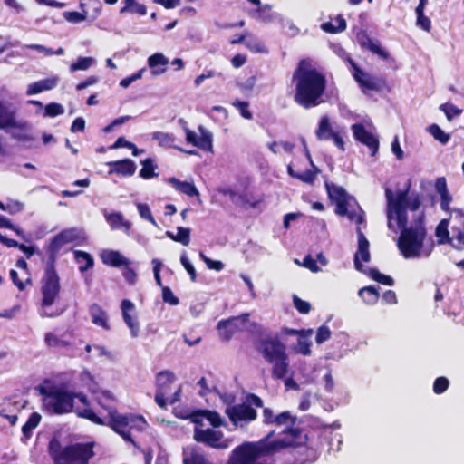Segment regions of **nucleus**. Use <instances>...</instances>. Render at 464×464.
Instances as JSON below:
<instances>
[{"label":"nucleus","mask_w":464,"mask_h":464,"mask_svg":"<svg viewBox=\"0 0 464 464\" xmlns=\"http://www.w3.org/2000/svg\"><path fill=\"white\" fill-rule=\"evenodd\" d=\"M295 421L296 417H293L289 411H284L276 416L274 424L280 426L290 422L291 425H295Z\"/></svg>","instance_id":"58"},{"label":"nucleus","mask_w":464,"mask_h":464,"mask_svg":"<svg viewBox=\"0 0 464 464\" xmlns=\"http://www.w3.org/2000/svg\"><path fill=\"white\" fill-rule=\"evenodd\" d=\"M153 140H156L159 146L167 149H176L179 151H185L183 149L175 146V137L168 132L155 131L151 136Z\"/></svg>","instance_id":"31"},{"label":"nucleus","mask_w":464,"mask_h":464,"mask_svg":"<svg viewBox=\"0 0 464 464\" xmlns=\"http://www.w3.org/2000/svg\"><path fill=\"white\" fill-rule=\"evenodd\" d=\"M360 297L370 305L377 304L380 294L378 289L372 285L364 286L359 290Z\"/></svg>","instance_id":"38"},{"label":"nucleus","mask_w":464,"mask_h":464,"mask_svg":"<svg viewBox=\"0 0 464 464\" xmlns=\"http://www.w3.org/2000/svg\"><path fill=\"white\" fill-rule=\"evenodd\" d=\"M65 246L58 235H55L46 246V252L48 255L47 266H54L57 259L58 253L62 247Z\"/></svg>","instance_id":"29"},{"label":"nucleus","mask_w":464,"mask_h":464,"mask_svg":"<svg viewBox=\"0 0 464 464\" xmlns=\"http://www.w3.org/2000/svg\"><path fill=\"white\" fill-rule=\"evenodd\" d=\"M249 314H242L241 315L231 317L227 320H221L218 323V329L221 332L222 338L228 341L239 330L236 324L237 321L246 324L248 321Z\"/></svg>","instance_id":"19"},{"label":"nucleus","mask_w":464,"mask_h":464,"mask_svg":"<svg viewBox=\"0 0 464 464\" xmlns=\"http://www.w3.org/2000/svg\"><path fill=\"white\" fill-rule=\"evenodd\" d=\"M440 110L443 111L449 121L453 120L461 115L462 110L459 109L452 103L446 102L440 105Z\"/></svg>","instance_id":"49"},{"label":"nucleus","mask_w":464,"mask_h":464,"mask_svg":"<svg viewBox=\"0 0 464 464\" xmlns=\"http://www.w3.org/2000/svg\"><path fill=\"white\" fill-rule=\"evenodd\" d=\"M44 342L48 347H68L70 345L68 341L63 340L50 332L45 334Z\"/></svg>","instance_id":"48"},{"label":"nucleus","mask_w":464,"mask_h":464,"mask_svg":"<svg viewBox=\"0 0 464 464\" xmlns=\"http://www.w3.org/2000/svg\"><path fill=\"white\" fill-rule=\"evenodd\" d=\"M334 24L333 22L324 23L321 27L322 29L329 34H337L343 32L346 29V21L343 17V15L339 14L334 19Z\"/></svg>","instance_id":"36"},{"label":"nucleus","mask_w":464,"mask_h":464,"mask_svg":"<svg viewBox=\"0 0 464 464\" xmlns=\"http://www.w3.org/2000/svg\"><path fill=\"white\" fill-rule=\"evenodd\" d=\"M354 139L367 146L372 151V155H375L379 149L378 139L370 132L363 124L354 123L352 125Z\"/></svg>","instance_id":"17"},{"label":"nucleus","mask_w":464,"mask_h":464,"mask_svg":"<svg viewBox=\"0 0 464 464\" xmlns=\"http://www.w3.org/2000/svg\"><path fill=\"white\" fill-rule=\"evenodd\" d=\"M308 158L312 166V169H306L304 172L295 171L291 165L287 166V173L290 177L296 179L306 184H314L317 174L320 172V169L314 164L311 156L308 154Z\"/></svg>","instance_id":"23"},{"label":"nucleus","mask_w":464,"mask_h":464,"mask_svg":"<svg viewBox=\"0 0 464 464\" xmlns=\"http://www.w3.org/2000/svg\"><path fill=\"white\" fill-rule=\"evenodd\" d=\"M293 304L295 309L302 314H307L311 311L310 303L302 300L297 295L293 296Z\"/></svg>","instance_id":"56"},{"label":"nucleus","mask_w":464,"mask_h":464,"mask_svg":"<svg viewBox=\"0 0 464 464\" xmlns=\"http://www.w3.org/2000/svg\"><path fill=\"white\" fill-rule=\"evenodd\" d=\"M200 137L188 128H185L186 141L193 146L207 151H212V134L202 126L199 127Z\"/></svg>","instance_id":"18"},{"label":"nucleus","mask_w":464,"mask_h":464,"mask_svg":"<svg viewBox=\"0 0 464 464\" xmlns=\"http://www.w3.org/2000/svg\"><path fill=\"white\" fill-rule=\"evenodd\" d=\"M182 456L183 464H213L196 448L183 450Z\"/></svg>","instance_id":"28"},{"label":"nucleus","mask_w":464,"mask_h":464,"mask_svg":"<svg viewBox=\"0 0 464 464\" xmlns=\"http://www.w3.org/2000/svg\"><path fill=\"white\" fill-rule=\"evenodd\" d=\"M64 245L78 241L82 238L81 231L76 227L62 230L57 234Z\"/></svg>","instance_id":"43"},{"label":"nucleus","mask_w":464,"mask_h":464,"mask_svg":"<svg viewBox=\"0 0 464 464\" xmlns=\"http://www.w3.org/2000/svg\"><path fill=\"white\" fill-rule=\"evenodd\" d=\"M274 433L272 430L258 441H246L238 445L232 450L227 464H253L257 459L271 456L281 450L304 446L308 440L303 430L295 425L285 429L280 433V439L271 440Z\"/></svg>","instance_id":"1"},{"label":"nucleus","mask_w":464,"mask_h":464,"mask_svg":"<svg viewBox=\"0 0 464 464\" xmlns=\"http://www.w3.org/2000/svg\"><path fill=\"white\" fill-rule=\"evenodd\" d=\"M168 59L161 53H156L148 58V65L152 69L153 74H160L166 72Z\"/></svg>","instance_id":"30"},{"label":"nucleus","mask_w":464,"mask_h":464,"mask_svg":"<svg viewBox=\"0 0 464 464\" xmlns=\"http://www.w3.org/2000/svg\"><path fill=\"white\" fill-rule=\"evenodd\" d=\"M89 314L93 324L100 326L106 331L111 330L108 314L101 305L98 304H92L90 305Z\"/></svg>","instance_id":"24"},{"label":"nucleus","mask_w":464,"mask_h":464,"mask_svg":"<svg viewBox=\"0 0 464 464\" xmlns=\"http://www.w3.org/2000/svg\"><path fill=\"white\" fill-rule=\"evenodd\" d=\"M93 59L92 57H80L76 62L70 65V71L75 72L80 70H87L92 66Z\"/></svg>","instance_id":"52"},{"label":"nucleus","mask_w":464,"mask_h":464,"mask_svg":"<svg viewBox=\"0 0 464 464\" xmlns=\"http://www.w3.org/2000/svg\"><path fill=\"white\" fill-rule=\"evenodd\" d=\"M177 417L188 420L196 425L202 426L203 419L209 421L213 428H218L222 425V419L218 412L209 410H196L188 414H176Z\"/></svg>","instance_id":"15"},{"label":"nucleus","mask_w":464,"mask_h":464,"mask_svg":"<svg viewBox=\"0 0 464 464\" xmlns=\"http://www.w3.org/2000/svg\"><path fill=\"white\" fill-rule=\"evenodd\" d=\"M449 227V220L448 219H442L438 224L435 235L439 238L438 243L439 244H445V243H450L451 239L450 238V232L448 229Z\"/></svg>","instance_id":"40"},{"label":"nucleus","mask_w":464,"mask_h":464,"mask_svg":"<svg viewBox=\"0 0 464 464\" xmlns=\"http://www.w3.org/2000/svg\"><path fill=\"white\" fill-rule=\"evenodd\" d=\"M76 414L80 418L89 420L90 421L101 425L108 426L114 432L119 434L125 441L130 442L133 446H137L136 441L132 439L130 432L128 430V416L121 414L116 408H110L106 419L99 417L91 409H83L77 411Z\"/></svg>","instance_id":"7"},{"label":"nucleus","mask_w":464,"mask_h":464,"mask_svg":"<svg viewBox=\"0 0 464 464\" xmlns=\"http://www.w3.org/2000/svg\"><path fill=\"white\" fill-rule=\"evenodd\" d=\"M63 112H64L63 107L60 103H57V102L48 103V104H46V106L44 108V115L51 117V118H54L59 115H62Z\"/></svg>","instance_id":"54"},{"label":"nucleus","mask_w":464,"mask_h":464,"mask_svg":"<svg viewBox=\"0 0 464 464\" xmlns=\"http://www.w3.org/2000/svg\"><path fill=\"white\" fill-rule=\"evenodd\" d=\"M142 168L140 170L139 176L143 179H150L159 176L155 170L158 169V165L155 163L152 158H146L141 160Z\"/></svg>","instance_id":"34"},{"label":"nucleus","mask_w":464,"mask_h":464,"mask_svg":"<svg viewBox=\"0 0 464 464\" xmlns=\"http://www.w3.org/2000/svg\"><path fill=\"white\" fill-rule=\"evenodd\" d=\"M193 439L213 449H227L228 443L223 440V433L212 429L203 430L199 425L194 428Z\"/></svg>","instance_id":"12"},{"label":"nucleus","mask_w":464,"mask_h":464,"mask_svg":"<svg viewBox=\"0 0 464 464\" xmlns=\"http://www.w3.org/2000/svg\"><path fill=\"white\" fill-rule=\"evenodd\" d=\"M450 385V382L446 377H438L433 382V392L436 394H441L445 392Z\"/></svg>","instance_id":"57"},{"label":"nucleus","mask_w":464,"mask_h":464,"mask_svg":"<svg viewBox=\"0 0 464 464\" xmlns=\"http://www.w3.org/2000/svg\"><path fill=\"white\" fill-rule=\"evenodd\" d=\"M41 419L42 417L38 412L31 413L27 421L22 427V433L25 440L32 437L33 430L39 425Z\"/></svg>","instance_id":"37"},{"label":"nucleus","mask_w":464,"mask_h":464,"mask_svg":"<svg viewBox=\"0 0 464 464\" xmlns=\"http://www.w3.org/2000/svg\"><path fill=\"white\" fill-rule=\"evenodd\" d=\"M37 390L43 398L44 409L52 414L63 415L74 411V396L72 392L67 391L62 387L52 385L45 387L39 385Z\"/></svg>","instance_id":"6"},{"label":"nucleus","mask_w":464,"mask_h":464,"mask_svg":"<svg viewBox=\"0 0 464 464\" xmlns=\"http://www.w3.org/2000/svg\"><path fill=\"white\" fill-rule=\"evenodd\" d=\"M353 79L363 92L369 91L381 92L387 87L385 76L372 75L363 70H362V74H357Z\"/></svg>","instance_id":"14"},{"label":"nucleus","mask_w":464,"mask_h":464,"mask_svg":"<svg viewBox=\"0 0 464 464\" xmlns=\"http://www.w3.org/2000/svg\"><path fill=\"white\" fill-rule=\"evenodd\" d=\"M417 18H416V25L422 29L425 32H430L431 30V21L430 19L425 15L424 10L419 11L415 10Z\"/></svg>","instance_id":"50"},{"label":"nucleus","mask_w":464,"mask_h":464,"mask_svg":"<svg viewBox=\"0 0 464 464\" xmlns=\"http://www.w3.org/2000/svg\"><path fill=\"white\" fill-rule=\"evenodd\" d=\"M102 263L112 267L127 266L130 261L124 257L119 251L105 250L101 255Z\"/></svg>","instance_id":"26"},{"label":"nucleus","mask_w":464,"mask_h":464,"mask_svg":"<svg viewBox=\"0 0 464 464\" xmlns=\"http://www.w3.org/2000/svg\"><path fill=\"white\" fill-rule=\"evenodd\" d=\"M411 184L407 186L405 189L400 190L397 192L396 196L393 195L392 191L391 189H386V198L388 201V208H389V213L388 218L391 219L392 212L395 213V204L398 200L399 195L401 193H405V198L404 201L401 203V206L403 208L405 215H407V209L409 208L411 211H416L420 208L421 205L420 197L416 194L412 196L411 198H408L409 190H410Z\"/></svg>","instance_id":"11"},{"label":"nucleus","mask_w":464,"mask_h":464,"mask_svg":"<svg viewBox=\"0 0 464 464\" xmlns=\"http://www.w3.org/2000/svg\"><path fill=\"white\" fill-rule=\"evenodd\" d=\"M121 308L123 321L129 327L131 336L137 337L140 332V324L137 319L130 314L134 311V304L129 299H124L121 302Z\"/></svg>","instance_id":"20"},{"label":"nucleus","mask_w":464,"mask_h":464,"mask_svg":"<svg viewBox=\"0 0 464 464\" xmlns=\"http://www.w3.org/2000/svg\"><path fill=\"white\" fill-rule=\"evenodd\" d=\"M61 292L60 277L54 266H47L41 279L42 306H52Z\"/></svg>","instance_id":"9"},{"label":"nucleus","mask_w":464,"mask_h":464,"mask_svg":"<svg viewBox=\"0 0 464 464\" xmlns=\"http://www.w3.org/2000/svg\"><path fill=\"white\" fill-rule=\"evenodd\" d=\"M180 263L182 264L186 271L188 273L190 280L192 282H195L197 279V273L193 265L189 262L188 258L187 257L186 254L181 255Z\"/></svg>","instance_id":"61"},{"label":"nucleus","mask_w":464,"mask_h":464,"mask_svg":"<svg viewBox=\"0 0 464 464\" xmlns=\"http://www.w3.org/2000/svg\"><path fill=\"white\" fill-rule=\"evenodd\" d=\"M358 41L362 48L369 50L373 54L378 55L380 59L388 61L391 58L390 53L381 46L379 41L372 40L366 34L358 36Z\"/></svg>","instance_id":"22"},{"label":"nucleus","mask_w":464,"mask_h":464,"mask_svg":"<svg viewBox=\"0 0 464 464\" xmlns=\"http://www.w3.org/2000/svg\"><path fill=\"white\" fill-rule=\"evenodd\" d=\"M73 255L76 262L80 265L79 271L81 273L91 269L94 266V260L89 253L82 250H75Z\"/></svg>","instance_id":"33"},{"label":"nucleus","mask_w":464,"mask_h":464,"mask_svg":"<svg viewBox=\"0 0 464 464\" xmlns=\"http://www.w3.org/2000/svg\"><path fill=\"white\" fill-rule=\"evenodd\" d=\"M169 183L171 184L177 191L188 197H199V191L192 182L181 181L179 179L172 177L169 179Z\"/></svg>","instance_id":"27"},{"label":"nucleus","mask_w":464,"mask_h":464,"mask_svg":"<svg viewBox=\"0 0 464 464\" xmlns=\"http://www.w3.org/2000/svg\"><path fill=\"white\" fill-rule=\"evenodd\" d=\"M122 276L128 284L134 285L136 283L137 274L134 269L127 266L122 272Z\"/></svg>","instance_id":"64"},{"label":"nucleus","mask_w":464,"mask_h":464,"mask_svg":"<svg viewBox=\"0 0 464 464\" xmlns=\"http://www.w3.org/2000/svg\"><path fill=\"white\" fill-rule=\"evenodd\" d=\"M49 453L54 464H88L93 457L92 443H75L61 448L58 441H51Z\"/></svg>","instance_id":"5"},{"label":"nucleus","mask_w":464,"mask_h":464,"mask_svg":"<svg viewBox=\"0 0 464 464\" xmlns=\"http://www.w3.org/2000/svg\"><path fill=\"white\" fill-rule=\"evenodd\" d=\"M24 209V204L19 201H12L7 203L6 205L4 204V208L2 210L7 211L11 215L17 214L21 212Z\"/></svg>","instance_id":"62"},{"label":"nucleus","mask_w":464,"mask_h":464,"mask_svg":"<svg viewBox=\"0 0 464 464\" xmlns=\"http://www.w3.org/2000/svg\"><path fill=\"white\" fill-rule=\"evenodd\" d=\"M325 189L329 199L335 204V213L341 217H347L353 219L354 213L348 211V193L341 187L330 181H325Z\"/></svg>","instance_id":"10"},{"label":"nucleus","mask_w":464,"mask_h":464,"mask_svg":"<svg viewBox=\"0 0 464 464\" xmlns=\"http://www.w3.org/2000/svg\"><path fill=\"white\" fill-rule=\"evenodd\" d=\"M293 100L304 110L315 108L324 102L327 79L323 70L316 68L312 59L302 58L295 68L292 80Z\"/></svg>","instance_id":"2"},{"label":"nucleus","mask_w":464,"mask_h":464,"mask_svg":"<svg viewBox=\"0 0 464 464\" xmlns=\"http://www.w3.org/2000/svg\"><path fill=\"white\" fill-rule=\"evenodd\" d=\"M85 3H81V8L83 9ZM63 17L66 21L73 24L83 22L87 18V12L82 10V13L77 11L64 12Z\"/></svg>","instance_id":"47"},{"label":"nucleus","mask_w":464,"mask_h":464,"mask_svg":"<svg viewBox=\"0 0 464 464\" xmlns=\"http://www.w3.org/2000/svg\"><path fill=\"white\" fill-rule=\"evenodd\" d=\"M111 167L109 173H115L123 177H130L134 175L137 166L130 159H123L107 163Z\"/></svg>","instance_id":"21"},{"label":"nucleus","mask_w":464,"mask_h":464,"mask_svg":"<svg viewBox=\"0 0 464 464\" xmlns=\"http://www.w3.org/2000/svg\"><path fill=\"white\" fill-rule=\"evenodd\" d=\"M364 274H366L368 276H370L372 279L378 282L379 284L389 286L394 285V280L392 277L382 274L377 268H369Z\"/></svg>","instance_id":"41"},{"label":"nucleus","mask_w":464,"mask_h":464,"mask_svg":"<svg viewBox=\"0 0 464 464\" xmlns=\"http://www.w3.org/2000/svg\"><path fill=\"white\" fill-rule=\"evenodd\" d=\"M233 106L238 110L243 118L246 120H251L253 118V114L249 110V103L247 102L237 101L233 102Z\"/></svg>","instance_id":"55"},{"label":"nucleus","mask_w":464,"mask_h":464,"mask_svg":"<svg viewBox=\"0 0 464 464\" xmlns=\"http://www.w3.org/2000/svg\"><path fill=\"white\" fill-rule=\"evenodd\" d=\"M405 193L399 195L395 204V215L397 225L401 229L398 238V248L405 258L419 256L423 247L427 235L424 227V215L420 214L415 219V227H408V215H405L401 203L404 201Z\"/></svg>","instance_id":"3"},{"label":"nucleus","mask_w":464,"mask_h":464,"mask_svg":"<svg viewBox=\"0 0 464 464\" xmlns=\"http://www.w3.org/2000/svg\"><path fill=\"white\" fill-rule=\"evenodd\" d=\"M175 235V242H179L183 246H188L190 242V229L188 227H178Z\"/></svg>","instance_id":"53"},{"label":"nucleus","mask_w":464,"mask_h":464,"mask_svg":"<svg viewBox=\"0 0 464 464\" xmlns=\"http://www.w3.org/2000/svg\"><path fill=\"white\" fill-rule=\"evenodd\" d=\"M256 349L263 355L264 359L273 365L272 376L274 379H283L288 372V356L285 345L278 336L260 339L255 344Z\"/></svg>","instance_id":"4"},{"label":"nucleus","mask_w":464,"mask_h":464,"mask_svg":"<svg viewBox=\"0 0 464 464\" xmlns=\"http://www.w3.org/2000/svg\"><path fill=\"white\" fill-rule=\"evenodd\" d=\"M5 128H21V125L17 123L14 113L9 111L0 101V129Z\"/></svg>","instance_id":"32"},{"label":"nucleus","mask_w":464,"mask_h":464,"mask_svg":"<svg viewBox=\"0 0 464 464\" xmlns=\"http://www.w3.org/2000/svg\"><path fill=\"white\" fill-rule=\"evenodd\" d=\"M137 209L141 218L149 221L154 227H158V224L150 211L149 205L144 203H139L137 205Z\"/></svg>","instance_id":"51"},{"label":"nucleus","mask_w":464,"mask_h":464,"mask_svg":"<svg viewBox=\"0 0 464 464\" xmlns=\"http://www.w3.org/2000/svg\"><path fill=\"white\" fill-rule=\"evenodd\" d=\"M428 131L436 140L440 141L443 145L447 144L450 140V135L444 132L436 123L430 125L428 127Z\"/></svg>","instance_id":"46"},{"label":"nucleus","mask_w":464,"mask_h":464,"mask_svg":"<svg viewBox=\"0 0 464 464\" xmlns=\"http://www.w3.org/2000/svg\"><path fill=\"white\" fill-rule=\"evenodd\" d=\"M357 236L358 249L353 256L354 267L357 271L365 273L367 269H364L362 262L368 263L371 259L370 243L360 227L357 228Z\"/></svg>","instance_id":"16"},{"label":"nucleus","mask_w":464,"mask_h":464,"mask_svg":"<svg viewBox=\"0 0 464 464\" xmlns=\"http://www.w3.org/2000/svg\"><path fill=\"white\" fill-rule=\"evenodd\" d=\"M124 2L125 5L121 9V14L126 12L138 14L140 15H145L147 14V7L142 4L137 3L136 0H124Z\"/></svg>","instance_id":"42"},{"label":"nucleus","mask_w":464,"mask_h":464,"mask_svg":"<svg viewBox=\"0 0 464 464\" xmlns=\"http://www.w3.org/2000/svg\"><path fill=\"white\" fill-rule=\"evenodd\" d=\"M128 416V430L129 432L131 430H135L137 431H143L147 427V421L142 415L138 414H127Z\"/></svg>","instance_id":"39"},{"label":"nucleus","mask_w":464,"mask_h":464,"mask_svg":"<svg viewBox=\"0 0 464 464\" xmlns=\"http://www.w3.org/2000/svg\"><path fill=\"white\" fill-rule=\"evenodd\" d=\"M263 400L259 396L248 393L243 402L227 406L225 413L233 425L243 426L256 420L257 411L254 407L263 408Z\"/></svg>","instance_id":"8"},{"label":"nucleus","mask_w":464,"mask_h":464,"mask_svg":"<svg viewBox=\"0 0 464 464\" xmlns=\"http://www.w3.org/2000/svg\"><path fill=\"white\" fill-rule=\"evenodd\" d=\"M316 138L319 140H333L335 146L342 151H344L345 146L342 131H335L332 129L329 118L323 116L320 119L318 128L315 131Z\"/></svg>","instance_id":"13"},{"label":"nucleus","mask_w":464,"mask_h":464,"mask_svg":"<svg viewBox=\"0 0 464 464\" xmlns=\"http://www.w3.org/2000/svg\"><path fill=\"white\" fill-rule=\"evenodd\" d=\"M332 332L326 325H321L316 332L315 342L320 344L331 338Z\"/></svg>","instance_id":"59"},{"label":"nucleus","mask_w":464,"mask_h":464,"mask_svg":"<svg viewBox=\"0 0 464 464\" xmlns=\"http://www.w3.org/2000/svg\"><path fill=\"white\" fill-rule=\"evenodd\" d=\"M107 221L111 228L116 229L123 227L126 230L130 228V223L124 219L121 213H111L107 217Z\"/></svg>","instance_id":"45"},{"label":"nucleus","mask_w":464,"mask_h":464,"mask_svg":"<svg viewBox=\"0 0 464 464\" xmlns=\"http://www.w3.org/2000/svg\"><path fill=\"white\" fill-rule=\"evenodd\" d=\"M56 86L55 79H44L37 81L29 85L27 94H37L44 91L52 90Z\"/></svg>","instance_id":"35"},{"label":"nucleus","mask_w":464,"mask_h":464,"mask_svg":"<svg viewBox=\"0 0 464 464\" xmlns=\"http://www.w3.org/2000/svg\"><path fill=\"white\" fill-rule=\"evenodd\" d=\"M64 245L78 241L82 238L81 231L76 227L62 230L57 234Z\"/></svg>","instance_id":"44"},{"label":"nucleus","mask_w":464,"mask_h":464,"mask_svg":"<svg viewBox=\"0 0 464 464\" xmlns=\"http://www.w3.org/2000/svg\"><path fill=\"white\" fill-rule=\"evenodd\" d=\"M303 266L313 273H317L320 271V267L317 266L316 260L314 259L310 255H307L304 258Z\"/></svg>","instance_id":"63"},{"label":"nucleus","mask_w":464,"mask_h":464,"mask_svg":"<svg viewBox=\"0 0 464 464\" xmlns=\"http://www.w3.org/2000/svg\"><path fill=\"white\" fill-rule=\"evenodd\" d=\"M162 299L165 303L171 305H177L179 303V298L174 295L172 290L169 286H162Z\"/></svg>","instance_id":"60"},{"label":"nucleus","mask_w":464,"mask_h":464,"mask_svg":"<svg viewBox=\"0 0 464 464\" xmlns=\"http://www.w3.org/2000/svg\"><path fill=\"white\" fill-rule=\"evenodd\" d=\"M175 380V374L169 370L158 372L156 375V392L166 394L169 393Z\"/></svg>","instance_id":"25"}]
</instances>
